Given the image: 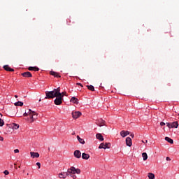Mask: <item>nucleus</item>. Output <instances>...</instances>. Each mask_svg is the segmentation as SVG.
I'll return each mask as SVG.
<instances>
[{
    "mask_svg": "<svg viewBox=\"0 0 179 179\" xmlns=\"http://www.w3.org/2000/svg\"><path fill=\"white\" fill-rule=\"evenodd\" d=\"M77 85H78V86H81V87H83V85H82L81 83H78Z\"/></svg>",
    "mask_w": 179,
    "mask_h": 179,
    "instance_id": "nucleus-41",
    "label": "nucleus"
},
{
    "mask_svg": "<svg viewBox=\"0 0 179 179\" xmlns=\"http://www.w3.org/2000/svg\"><path fill=\"white\" fill-rule=\"evenodd\" d=\"M99 127H102V125H99Z\"/></svg>",
    "mask_w": 179,
    "mask_h": 179,
    "instance_id": "nucleus-51",
    "label": "nucleus"
},
{
    "mask_svg": "<svg viewBox=\"0 0 179 179\" xmlns=\"http://www.w3.org/2000/svg\"><path fill=\"white\" fill-rule=\"evenodd\" d=\"M69 176L70 177H71L72 178H73V179H76V175H74V174H71V175H69Z\"/></svg>",
    "mask_w": 179,
    "mask_h": 179,
    "instance_id": "nucleus-32",
    "label": "nucleus"
},
{
    "mask_svg": "<svg viewBox=\"0 0 179 179\" xmlns=\"http://www.w3.org/2000/svg\"><path fill=\"white\" fill-rule=\"evenodd\" d=\"M90 158V155L89 154H86L85 152L82 154V159H83V160H89Z\"/></svg>",
    "mask_w": 179,
    "mask_h": 179,
    "instance_id": "nucleus-15",
    "label": "nucleus"
},
{
    "mask_svg": "<svg viewBox=\"0 0 179 179\" xmlns=\"http://www.w3.org/2000/svg\"><path fill=\"white\" fill-rule=\"evenodd\" d=\"M23 117H29L26 118L25 120H27L28 121H30V122H33L34 120H36L38 114L34 113H24L22 114Z\"/></svg>",
    "mask_w": 179,
    "mask_h": 179,
    "instance_id": "nucleus-2",
    "label": "nucleus"
},
{
    "mask_svg": "<svg viewBox=\"0 0 179 179\" xmlns=\"http://www.w3.org/2000/svg\"><path fill=\"white\" fill-rule=\"evenodd\" d=\"M19 127H20L19 124L12 123V124H8L6 129L10 128V129H19Z\"/></svg>",
    "mask_w": 179,
    "mask_h": 179,
    "instance_id": "nucleus-5",
    "label": "nucleus"
},
{
    "mask_svg": "<svg viewBox=\"0 0 179 179\" xmlns=\"http://www.w3.org/2000/svg\"><path fill=\"white\" fill-rule=\"evenodd\" d=\"M71 115L73 120H78V118L82 115V113H72Z\"/></svg>",
    "mask_w": 179,
    "mask_h": 179,
    "instance_id": "nucleus-11",
    "label": "nucleus"
},
{
    "mask_svg": "<svg viewBox=\"0 0 179 179\" xmlns=\"http://www.w3.org/2000/svg\"><path fill=\"white\" fill-rule=\"evenodd\" d=\"M88 90H91V92H94V87L93 85H87Z\"/></svg>",
    "mask_w": 179,
    "mask_h": 179,
    "instance_id": "nucleus-24",
    "label": "nucleus"
},
{
    "mask_svg": "<svg viewBox=\"0 0 179 179\" xmlns=\"http://www.w3.org/2000/svg\"><path fill=\"white\" fill-rule=\"evenodd\" d=\"M160 125L161 127H164V125H166V123H164V122H161Z\"/></svg>",
    "mask_w": 179,
    "mask_h": 179,
    "instance_id": "nucleus-34",
    "label": "nucleus"
},
{
    "mask_svg": "<svg viewBox=\"0 0 179 179\" xmlns=\"http://www.w3.org/2000/svg\"><path fill=\"white\" fill-rule=\"evenodd\" d=\"M111 148V143H101L99 146V149H110Z\"/></svg>",
    "mask_w": 179,
    "mask_h": 179,
    "instance_id": "nucleus-4",
    "label": "nucleus"
},
{
    "mask_svg": "<svg viewBox=\"0 0 179 179\" xmlns=\"http://www.w3.org/2000/svg\"><path fill=\"white\" fill-rule=\"evenodd\" d=\"M3 69L5 71H7L8 72H15V69H11L9 65H5L3 66Z\"/></svg>",
    "mask_w": 179,
    "mask_h": 179,
    "instance_id": "nucleus-12",
    "label": "nucleus"
},
{
    "mask_svg": "<svg viewBox=\"0 0 179 179\" xmlns=\"http://www.w3.org/2000/svg\"><path fill=\"white\" fill-rule=\"evenodd\" d=\"M130 136H131V138H134V134H130Z\"/></svg>",
    "mask_w": 179,
    "mask_h": 179,
    "instance_id": "nucleus-43",
    "label": "nucleus"
},
{
    "mask_svg": "<svg viewBox=\"0 0 179 179\" xmlns=\"http://www.w3.org/2000/svg\"><path fill=\"white\" fill-rule=\"evenodd\" d=\"M50 75L55 76V78H61V76H59V74L55 71H51Z\"/></svg>",
    "mask_w": 179,
    "mask_h": 179,
    "instance_id": "nucleus-17",
    "label": "nucleus"
},
{
    "mask_svg": "<svg viewBox=\"0 0 179 179\" xmlns=\"http://www.w3.org/2000/svg\"><path fill=\"white\" fill-rule=\"evenodd\" d=\"M142 157H143V159L144 160V162H146V160H148V153L143 152Z\"/></svg>",
    "mask_w": 179,
    "mask_h": 179,
    "instance_id": "nucleus-22",
    "label": "nucleus"
},
{
    "mask_svg": "<svg viewBox=\"0 0 179 179\" xmlns=\"http://www.w3.org/2000/svg\"><path fill=\"white\" fill-rule=\"evenodd\" d=\"M166 127H168V128L171 129V122H166Z\"/></svg>",
    "mask_w": 179,
    "mask_h": 179,
    "instance_id": "nucleus-29",
    "label": "nucleus"
},
{
    "mask_svg": "<svg viewBox=\"0 0 179 179\" xmlns=\"http://www.w3.org/2000/svg\"><path fill=\"white\" fill-rule=\"evenodd\" d=\"M56 97L57 98L55 99V104H56V106H59V105L62 104V100L64 99V95H62V94H61L60 96H57Z\"/></svg>",
    "mask_w": 179,
    "mask_h": 179,
    "instance_id": "nucleus-3",
    "label": "nucleus"
},
{
    "mask_svg": "<svg viewBox=\"0 0 179 179\" xmlns=\"http://www.w3.org/2000/svg\"><path fill=\"white\" fill-rule=\"evenodd\" d=\"M67 173L69 174V176L71 174H76V168L75 166H71V168L68 169Z\"/></svg>",
    "mask_w": 179,
    "mask_h": 179,
    "instance_id": "nucleus-7",
    "label": "nucleus"
},
{
    "mask_svg": "<svg viewBox=\"0 0 179 179\" xmlns=\"http://www.w3.org/2000/svg\"><path fill=\"white\" fill-rule=\"evenodd\" d=\"M120 135L122 138H125L127 136V133L125 132V130H122L120 131Z\"/></svg>",
    "mask_w": 179,
    "mask_h": 179,
    "instance_id": "nucleus-26",
    "label": "nucleus"
},
{
    "mask_svg": "<svg viewBox=\"0 0 179 179\" xmlns=\"http://www.w3.org/2000/svg\"><path fill=\"white\" fill-rule=\"evenodd\" d=\"M34 71H35V72H38V71H40V69H38V67H34Z\"/></svg>",
    "mask_w": 179,
    "mask_h": 179,
    "instance_id": "nucleus-31",
    "label": "nucleus"
},
{
    "mask_svg": "<svg viewBox=\"0 0 179 179\" xmlns=\"http://www.w3.org/2000/svg\"><path fill=\"white\" fill-rule=\"evenodd\" d=\"M59 178L65 179V178H66V177H69V173H68V171L60 173H59Z\"/></svg>",
    "mask_w": 179,
    "mask_h": 179,
    "instance_id": "nucleus-8",
    "label": "nucleus"
},
{
    "mask_svg": "<svg viewBox=\"0 0 179 179\" xmlns=\"http://www.w3.org/2000/svg\"><path fill=\"white\" fill-rule=\"evenodd\" d=\"M1 117H2V113H0Z\"/></svg>",
    "mask_w": 179,
    "mask_h": 179,
    "instance_id": "nucleus-48",
    "label": "nucleus"
},
{
    "mask_svg": "<svg viewBox=\"0 0 179 179\" xmlns=\"http://www.w3.org/2000/svg\"><path fill=\"white\" fill-rule=\"evenodd\" d=\"M171 125L172 127V128H178V122H171Z\"/></svg>",
    "mask_w": 179,
    "mask_h": 179,
    "instance_id": "nucleus-19",
    "label": "nucleus"
},
{
    "mask_svg": "<svg viewBox=\"0 0 179 179\" xmlns=\"http://www.w3.org/2000/svg\"><path fill=\"white\" fill-rule=\"evenodd\" d=\"M14 106H15L16 107H22V106H23V102H22V101H17V102H15V103H14Z\"/></svg>",
    "mask_w": 179,
    "mask_h": 179,
    "instance_id": "nucleus-21",
    "label": "nucleus"
},
{
    "mask_svg": "<svg viewBox=\"0 0 179 179\" xmlns=\"http://www.w3.org/2000/svg\"><path fill=\"white\" fill-rule=\"evenodd\" d=\"M5 125V122L2 118H0V127H3Z\"/></svg>",
    "mask_w": 179,
    "mask_h": 179,
    "instance_id": "nucleus-27",
    "label": "nucleus"
},
{
    "mask_svg": "<svg viewBox=\"0 0 179 179\" xmlns=\"http://www.w3.org/2000/svg\"><path fill=\"white\" fill-rule=\"evenodd\" d=\"M148 177L149 179H155V173H148Z\"/></svg>",
    "mask_w": 179,
    "mask_h": 179,
    "instance_id": "nucleus-23",
    "label": "nucleus"
},
{
    "mask_svg": "<svg viewBox=\"0 0 179 179\" xmlns=\"http://www.w3.org/2000/svg\"><path fill=\"white\" fill-rule=\"evenodd\" d=\"M27 113H36V111H31V109H27Z\"/></svg>",
    "mask_w": 179,
    "mask_h": 179,
    "instance_id": "nucleus-35",
    "label": "nucleus"
},
{
    "mask_svg": "<svg viewBox=\"0 0 179 179\" xmlns=\"http://www.w3.org/2000/svg\"><path fill=\"white\" fill-rule=\"evenodd\" d=\"M14 153H19V149L14 150Z\"/></svg>",
    "mask_w": 179,
    "mask_h": 179,
    "instance_id": "nucleus-37",
    "label": "nucleus"
},
{
    "mask_svg": "<svg viewBox=\"0 0 179 179\" xmlns=\"http://www.w3.org/2000/svg\"><path fill=\"white\" fill-rule=\"evenodd\" d=\"M10 117H22V115L17 113H10Z\"/></svg>",
    "mask_w": 179,
    "mask_h": 179,
    "instance_id": "nucleus-25",
    "label": "nucleus"
},
{
    "mask_svg": "<svg viewBox=\"0 0 179 179\" xmlns=\"http://www.w3.org/2000/svg\"><path fill=\"white\" fill-rule=\"evenodd\" d=\"M77 139H78V142H80L81 143V145H85V140L81 138L80 136H77Z\"/></svg>",
    "mask_w": 179,
    "mask_h": 179,
    "instance_id": "nucleus-20",
    "label": "nucleus"
},
{
    "mask_svg": "<svg viewBox=\"0 0 179 179\" xmlns=\"http://www.w3.org/2000/svg\"><path fill=\"white\" fill-rule=\"evenodd\" d=\"M21 75H22V76H23L24 78H31V76H33L31 75V73H30V72H29V71L22 73Z\"/></svg>",
    "mask_w": 179,
    "mask_h": 179,
    "instance_id": "nucleus-13",
    "label": "nucleus"
},
{
    "mask_svg": "<svg viewBox=\"0 0 179 179\" xmlns=\"http://www.w3.org/2000/svg\"><path fill=\"white\" fill-rule=\"evenodd\" d=\"M3 174H5V176H8V174H9V171L5 170V171H3Z\"/></svg>",
    "mask_w": 179,
    "mask_h": 179,
    "instance_id": "nucleus-30",
    "label": "nucleus"
},
{
    "mask_svg": "<svg viewBox=\"0 0 179 179\" xmlns=\"http://www.w3.org/2000/svg\"><path fill=\"white\" fill-rule=\"evenodd\" d=\"M126 145L127 146H129V148L132 146V139L130 137L126 138Z\"/></svg>",
    "mask_w": 179,
    "mask_h": 179,
    "instance_id": "nucleus-10",
    "label": "nucleus"
},
{
    "mask_svg": "<svg viewBox=\"0 0 179 179\" xmlns=\"http://www.w3.org/2000/svg\"><path fill=\"white\" fill-rule=\"evenodd\" d=\"M81 171L80 169L76 168V174H80Z\"/></svg>",
    "mask_w": 179,
    "mask_h": 179,
    "instance_id": "nucleus-28",
    "label": "nucleus"
},
{
    "mask_svg": "<svg viewBox=\"0 0 179 179\" xmlns=\"http://www.w3.org/2000/svg\"><path fill=\"white\" fill-rule=\"evenodd\" d=\"M96 138L100 141V142H103V141H104V137H103V135H101L100 133L96 134Z\"/></svg>",
    "mask_w": 179,
    "mask_h": 179,
    "instance_id": "nucleus-14",
    "label": "nucleus"
},
{
    "mask_svg": "<svg viewBox=\"0 0 179 179\" xmlns=\"http://www.w3.org/2000/svg\"><path fill=\"white\" fill-rule=\"evenodd\" d=\"M71 101L74 104H79V100H78V99H76V97H72Z\"/></svg>",
    "mask_w": 179,
    "mask_h": 179,
    "instance_id": "nucleus-18",
    "label": "nucleus"
},
{
    "mask_svg": "<svg viewBox=\"0 0 179 179\" xmlns=\"http://www.w3.org/2000/svg\"><path fill=\"white\" fill-rule=\"evenodd\" d=\"M30 155L32 159H38V157H40V154L38 152H31Z\"/></svg>",
    "mask_w": 179,
    "mask_h": 179,
    "instance_id": "nucleus-9",
    "label": "nucleus"
},
{
    "mask_svg": "<svg viewBox=\"0 0 179 179\" xmlns=\"http://www.w3.org/2000/svg\"><path fill=\"white\" fill-rule=\"evenodd\" d=\"M73 155L74 157H76V159H80V157H82V152H80V150H75Z\"/></svg>",
    "mask_w": 179,
    "mask_h": 179,
    "instance_id": "nucleus-6",
    "label": "nucleus"
},
{
    "mask_svg": "<svg viewBox=\"0 0 179 179\" xmlns=\"http://www.w3.org/2000/svg\"><path fill=\"white\" fill-rule=\"evenodd\" d=\"M143 143H146L145 141H142Z\"/></svg>",
    "mask_w": 179,
    "mask_h": 179,
    "instance_id": "nucleus-47",
    "label": "nucleus"
},
{
    "mask_svg": "<svg viewBox=\"0 0 179 179\" xmlns=\"http://www.w3.org/2000/svg\"><path fill=\"white\" fill-rule=\"evenodd\" d=\"M72 135H75V132H73V133L72 134Z\"/></svg>",
    "mask_w": 179,
    "mask_h": 179,
    "instance_id": "nucleus-49",
    "label": "nucleus"
},
{
    "mask_svg": "<svg viewBox=\"0 0 179 179\" xmlns=\"http://www.w3.org/2000/svg\"><path fill=\"white\" fill-rule=\"evenodd\" d=\"M36 166H38V169H40L41 167V163L37 162Z\"/></svg>",
    "mask_w": 179,
    "mask_h": 179,
    "instance_id": "nucleus-33",
    "label": "nucleus"
},
{
    "mask_svg": "<svg viewBox=\"0 0 179 179\" xmlns=\"http://www.w3.org/2000/svg\"><path fill=\"white\" fill-rule=\"evenodd\" d=\"M61 94H62V96H63V97H64V96H66V92H62V93H61Z\"/></svg>",
    "mask_w": 179,
    "mask_h": 179,
    "instance_id": "nucleus-38",
    "label": "nucleus"
},
{
    "mask_svg": "<svg viewBox=\"0 0 179 179\" xmlns=\"http://www.w3.org/2000/svg\"><path fill=\"white\" fill-rule=\"evenodd\" d=\"M39 101H41V99H39Z\"/></svg>",
    "mask_w": 179,
    "mask_h": 179,
    "instance_id": "nucleus-50",
    "label": "nucleus"
},
{
    "mask_svg": "<svg viewBox=\"0 0 179 179\" xmlns=\"http://www.w3.org/2000/svg\"><path fill=\"white\" fill-rule=\"evenodd\" d=\"M126 133V136H127V135H129V131H125Z\"/></svg>",
    "mask_w": 179,
    "mask_h": 179,
    "instance_id": "nucleus-39",
    "label": "nucleus"
},
{
    "mask_svg": "<svg viewBox=\"0 0 179 179\" xmlns=\"http://www.w3.org/2000/svg\"><path fill=\"white\" fill-rule=\"evenodd\" d=\"M45 94V99H54V97L61 95V88L59 87L57 89H54L53 91H46Z\"/></svg>",
    "mask_w": 179,
    "mask_h": 179,
    "instance_id": "nucleus-1",
    "label": "nucleus"
},
{
    "mask_svg": "<svg viewBox=\"0 0 179 179\" xmlns=\"http://www.w3.org/2000/svg\"><path fill=\"white\" fill-rule=\"evenodd\" d=\"M75 113H80V111H75Z\"/></svg>",
    "mask_w": 179,
    "mask_h": 179,
    "instance_id": "nucleus-45",
    "label": "nucleus"
},
{
    "mask_svg": "<svg viewBox=\"0 0 179 179\" xmlns=\"http://www.w3.org/2000/svg\"><path fill=\"white\" fill-rule=\"evenodd\" d=\"M146 111H149V109H148V110H147Z\"/></svg>",
    "mask_w": 179,
    "mask_h": 179,
    "instance_id": "nucleus-52",
    "label": "nucleus"
},
{
    "mask_svg": "<svg viewBox=\"0 0 179 179\" xmlns=\"http://www.w3.org/2000/svg\"><path fill=\"white\" fill-rule=\"evenodd\" d=\"M29 71H34V67H31V66H30V67H29Z\"/></svg>",
    "mask_w": 179,
    "mask_h": 179,
    "instance_id": "nucleus-36",
    "label": "nucleus"
},
{
    "mask_svg": "<svg viewBox=\"0 0 179 179\" xmlns=\"http://www.w3.org/2000/svg\"><path fill=\"white\" fill-rule=\"evenodd\" d=\"M166 160H167V161H170V160H171V159H170L169 157H166Z\"/></svg>",
    "mask_w": 179,
    "mask_h": 179,
    "instance_id": "nucleus-42",
    "label": "nucleus"
},
{
    "mask_svg": "<svg viewBox=\"0 0 179 179\" xmlns=\"http://www.w3.org/2000/svg\"><path fill=\"white\" fill-rule=\"evenodd\" d=\"M0 141H1V142L3 141V137H2L1 136H0Z\"/></svg>",
    "mask_w": 179,
    "mask_h": 179,
    "instance_id": "nucleus-40",
    "label": "nucleus"
},
{
    "mask_svg": "<svg viewBox=\"0 0 179 179\" xmlns=\"http://www.w3.org/2000/svg\"><path fill=\"white\" fill-rule=\"evenodd\" d=\"M145 143H148V140H145Z\"/></svg>",
    "mask_w": 179,
    "mask_h": 179,
    "instance_id": "nucleus-46",
    "label": "nucleus"
},
{
    "mask_svg": "<svg viewBox=\"0 0 179 179\" xmlns=\"http://www.w3.org/2000/svg\"><path fill=\"white\" fill-rule=\"evenodd\" d=\"M48 150H50V148H48Z\"/></svg>",
    "mask_w": 179,
    "mask_h": 179,
    "instance_id": "nucleus-53",
    "label": "nucleus"
},
{
    "mask_svg": "<svg viewBox=\"0 0 179 179\" xmlns=\"http://www.w3.org/2000/svg\"><path fill=\"white\" fill-rule=\"evenodd\" d=\"M165 141H166V142H168L169 143H171V145H173V143H174V141L170 137H165Z\"/></svg>",
    "mask_w": 179,
    "mask_h": 179,
    "instance_id": "nucleus-16",
    "label": "nucleus"
},
{
    "mask_svg": "<svg viewBox=\"0 0 179 179\" xmlns=\"http://www.w3.org/2000/svg\"><path fill=\"white\" fill-rule=\"evenodd\" d=\"M15 99H17V95H15Z\"/></svg>",
    "mask_w": 179,
    "mask_h": 179,
    "instance_id": "nucleus-44",
    "label": "nucleus"
}]
</instances>
